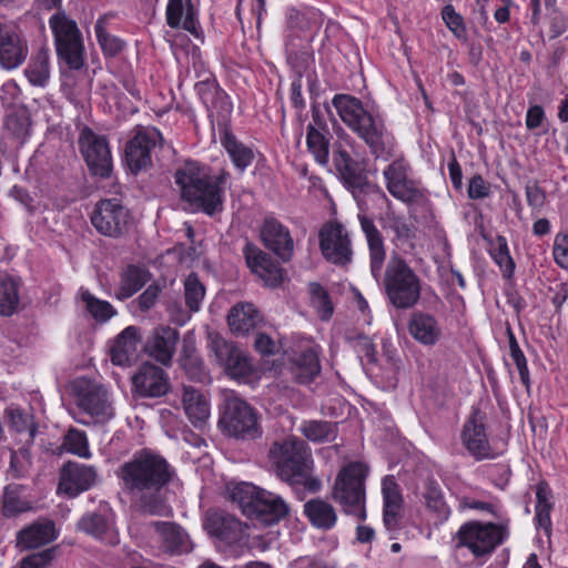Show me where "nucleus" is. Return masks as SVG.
<instances>
[{"label":"nucleus","instance_id":"nucleus-62","mask_svg":"<svg viewBox=\"0 0 568 568\" xmlns=\"http://www.w3.org/2000/svg\"><path fill=\"white\" fill-rule=\"evenodd\" d=\"M526 199L529 206L539 210L545 203L546 195L538 184L529 183L526 186Z\"/></svg>","mask_w":568,"mask_h":568},{"label":"nucleus","instance_id":"nucleus-9","mask_svg":"<svg viewBox=\"0 0 568 568\" xmlns=\"http://www.w3.org/2000/svg\"><path fill=\"white\" fill-rule=\"evenodd\" d=\"M219 425L227 435L241 439H254L261 435L256 412L234 393L224 397Z\"/></svg>","mask_w":568,"mask_h":568},{"label":"nucleus","instance_id":"nucleus-40","mask_svg":"<svg viewBox=\"0 0 568 568\" xmlns=\"http://www.w3.org/2000/svg\"><path fill=\"white\" fill-rule=\"evenodd\" d=\"M221 143L227 152L234 166L242 173L248 168L254 160L253 150L244 143L236 140V138L229 131H224L221 138Z\"/></svg>","mask_w":568,"mask_h":568},{"label":"nucleus","instance_id":"nucleus-51","mask_svg":"<svg viewBox=\"0 0 568 568\" xmlns=\"http://www.w3.org/2000/svg\"><path fill=\"white\" fill-rule=\"evenodd\" d=\"M424 499L427 508L440 518H447L449 509L446 506L439 485L435 480H427Z\"/></svg>","mask_w":568,"mask_h":568},{"label":"nucleus","instance_id":"nucleus-47","mask_svg":"<svg viewBox=\"0 0 568 568\" xmlns=\"http://www.w3.org/2000/svg\"><path fill=\"white\" fill-rule=\"evenodd\" d=\"M490 255L500 267L504 277L510 278L514 274L515 262L510 256L508 244L504 236H497L491 243Z\"/></svg>","mask_w":568,"mask_h":568},{"label":"nucleus","instance_id":"nucleus-57","mask_svg":"<svg viewBox=\"0 0 568 568\" xmlns=\"http://www.w3.org/2000/svg\"><path fill=\"white\" fill-rule=\"evenodd\" d=\"M382 493L384 506L403 507V497L399 487L393 478L386 477L383 479Z\"/></svg>","mask_w":568,"mask_h":568},{"label":"nucleus","instance_id":"nucleus-29","mask_svg":"<svg viewBox=\"0 0 568 568\" xmlns=\"http://www.w3.org/2000/svg\"><path fill=\"white\" fill-rule=\"evenodd\" d=\"M204 526L210 535L229 544L239 541L244 535L243 524L235 516L221 510H209Z\"/></svg>","mask_w":568,"mask_h":568},{"label":"nucleus","instance_id":"nucleus-27","mask_svg":"<svg viewBox=\"0 0 568 568\" xmlns=\"http://www.w3.org/2000/svg\"><path fill=\"white\" fill-rule=\"evenodd\" d=\"M261 239L264 245L273 251L283 262L291 260L294 243L286 226L274 217H266L261 227Z\"/></svg>","mask_w":568,"mask_h":568},{"label":"nucleus","instance_id":"nucleus-28","mask_svg":"<svg viewBox=\"0 0 568 568\" xmlns=\"http://www.w3.org/2000/svg\"><path fill=\"white\" fill-rule=\"evenodd\" d=\"M358 221L368 246L371 274L379 281L386 258L384 237L374 221L366 214L359 213Z\"/></svg>","mask_w":568,"mask_h":568},{"label":"nucleus","instance_id":"nucleus-39","mask_svg":"<svg viewBox=\"0 0 568 568\" xmlns=\"http://www.w3.org/2000/svg\"><path fill=\"white\" fill-rule=\"evenodd\" d=\"M389 229L394 236L392 243L404 253H408L415 248L413 240L415 237V231L412 224L407 223L405 217L395 214L387 215V223L384 226Z\"/></svg>","mask_w":568,"mask_h":568},{"label":"nucleus","instance_id":"nucleus-10","mask_svg":"<svg viewBox=\"0 0 568 568\" xmlns=\"http://www.w3.org/2000/svg\"><path fill=\"white\" fill-rule=\"evenodd\" d=\"M207 348L210 355L232 379L246 383L254 374V367L248 355L219 333H207Z\"/></svg>","mask_w":568,"mask_h":568},{"label":"nucleus","instance_id":"nucleus-45","mask_svg":"<svg viewBox=\"0 0 568 568\" xmlns=\"http://www.w3.org/2000/svg\"><path fill=\"white\" fill-rule=\"evenodd\" d=\"M19 304L18 284L11 277H0V315L10 316Z\"/></svg>","mask_w":568,"mask_h":568},{"label":"nucleus","instance_id":"nucleus-64","mask_svg":"<svg viewBox=\"0 0 568 568\" xmlns=\"http://www.w3.org/2000/svg\"><path fill=\"white\" fill-rule=\"evenodd\" d=\"M160 294L158 285H149L148 288L138 297L136 302L141 311L146 312L154 306Z\"/></svg>","mask_w":568,"mask_h":568},{"label":"nucleus","instance_id":"nucleus-42","mask_svg":"<svg viewBox=\"0 0 568 568\" xmlns=\"http://www.w3.org/2000/svg\"><path fill=\"white\" fill-rule=\"evenodd\" d=\"M79 295L85 311L97 321L106 322L116 314L114 307L108 302L95 297L89 290L80 288Z\"/></svg>","mask_w":568,"mask_h":568},{"label":"nucleus","instance_id":"nucleus-14","mask_svg":"<svg viewBox=\"0 0 568 568\" xmlns=\"http://www.w3.org/2000/svg\"><path fill=\"white\" fill-rule=\"evenodd\" d=\"M91 223L100 234L120 237L128 232L131 216L119 199H104L95 204Z\"/></svg>","mask_w":568,"mask_h":568},{"label":"nucleus","instance_id":"nucleus-19","mask_svg":"<svg viewBox=\"0 0 568 568\" xmlns=\"http://www.w3.org/2000/svg\"><path fill=\"white\" fill-rule=\"evenodd\" d=\"M462 442L476 460L495 458L486 433V414L477 407H473L463 426Z\"/></svg>","mask_w":568,"mask_h":568},{"label":"nucleus","instance_id":"nucleus-26","mask_svg":"<svg viewBox=\"0 0 568 568\" xmlns=\"http://www.w3.org/2000/svg\"><path fill=\"white\" fill-rule=\"evenodd\" d=\"M243 254L250 270L267 286H277L283 281V270L256 245L246 243Z\"/></svg>","mask_w":568,"mask_h":568},{"label":"nucleus","instance_id":"nucleus-36","mask_svg":"<svg viewBox=\"0 0 568 568\" xmlns=\"http://www.w3.org/2000/svg\"><path fill=\"white\" fill-rule=\"evenodd\" d=\"M161 538V548L171 555L186 554L192 549L186 532L178 525L171 523H154Z\"/></svg>","mask_w":568,"mask_h":568},{"label":"nucleus","instance_id":"nucleus-32","mask_svg":"<svg viewBox=\"0 0 568 568\" xmlns=\"http://www.w3.org/2000/svg\"><path fill=\"white\" fill-rule=\"evenodd\" d=\"M141 341L136 326L125 327L113 341L110 358L114 365L126 366L136 357L138 345Z\"/></svg>","mask_w":568,"mask_h":568},{"label":"nucleus","instance_id":"nucleus-34","mask_svg":"<svg viewBox=\"0 0 568 568\" xmlns=\"http://www.w3.org/2000/svg\"><path fill=\"white\" fill-rule=\"evenodd\" d=\"M320 351L317 345H307L295 354L293 373L298 383L308 384L321 373Z\"/></svg>","mask_w":568,"mask_h":568},{"label":"nucleus","instance_id":"nucleus-50","mask_svg":"<svg viewBox=\"0 0 568 568\" xmlns=\"http://www.w3.org/2000/svg\"><path fill=\"white\" fill-rule=\"evenodd\" d=\"M205 296V287L195 273H191L184 281V298L190 312H197Z\"/></svg>","mask_w":568,"mask_h":568},{"label":"nucleus","instance_id":"nucleus-24","mask_svg":"<svg viewBox=\"0 0 568 568\" xmlns=\"http://www.w3.org/2000/svg\"><path fill=\"white\" fill-rule=\"evenodd\" d=\"M97 479L98 474L93 466L69 462L61 470L59 489L70 497H75L95 485Z\"/></svg>","mask_w":568,"mask_h":568},{"label":"nucleus","instance_id":"nucleus-53","mask_svg":"<svg viewBox=\"0 0 568 568\" xmlns=\"http://www.w3.org/2000/svg\"><path fill=\"white\" fill-rule=\"evenodd\" d=\"M63 446L69 453L78 455L79 457H91L88 437L83 430L70 428L64 436Z\"/></svg>","mask_w":568,"mask_h":568},{"label":"nucleus","instance_id":"nucleus-1","mask_svg":"<svg viewBox=\"0 0 568 568\" xmlns=\"http://www.w3.org/2000/svg\"><path fill=\"white\" fill-rule=\"evenodd\" d=\"M116 475L123 490L139 500L144 513L168 515L161 493L175 477V469L162 455L142 448L119 467Z\"/></svg>","mask_w":568,"mask_h":568},{"label":"nucleus","instance_id":"nucleus-56","mask_svg":"<svg viewBox=\"0 0 568 568\" xmlns=\"http://www.w3.org/2000/svg\"><path fill=\"white\" fill-rule=\"evenodd\" d=\"M179 366L184 371V373L192 381L202 382L207 376L204 363L202 358L199 356L187 357V358H179Z\"/></svg>","mask_w":568,"mask_h":568},{"label":"nucleus","instance_id":"nucleus-61","mask_svg":"<svg viewBox=\"0 0 568 568\" xmlns=\"http://www.w3.org/2000/svg\"><path fill=\"white\" fill-rule=\"evenodd\" d=\"M254 348L264 356L274 355L277 346L275 341L265 333H257L254 339Z\"/></svg>","mask_w":568,"mask_h":568},{"label":"nucleus","instance_id":"nucleus-20","mask_svg":"<svg viewBox=\"0 0 568 568\" xmlns=\"http://www.w3.org/2000/svg\"><path fill=\"white\" fill-rule=\"evenodd\" d=\"M28 55V41L21 30L13 23L0 22V67L7 71L16 70Z\"/></svg>","mask_w":568,"mask_h":568},{"label":"nucleus","instance_id":"nucleus-37","mask_svg":"<svg viewBox=\"0 0 568 568\" xmlns=\"http://www.w3.org/2000/svg\"><path fill=\"white\" fill-rule=\"evenodd\" d=\"M182 404L189 420L201 428L210 417V407L205 397L191 386L183 387Z\"/></svg>","mask_w":568,"mask_h":568},{"label":"nucleus","instance_id":"nucleus-15","mask_svg":"<svg viewBox=\"0 0 568 568\" xmlns=\"http://www.w3.org/2000/svg\"><path fill=\"white\" fill-rule=\"evenodd\" d=\"M79 148L92 175L102 179L111 175L113 163L105 136L84 128L79 136Z\"/></svg>","mask_w":568,"mask_h":568},{"label":"nucleus","instance_id":"nucleus-22","mask_svg":"<svg viewBox=\"0 0 568 568\" xmlns=\"http://www.w3.org/2000/svg\"><path fill=\"white\" fill-rule=\"evenodd\" d=\"M195 91L209 112L211 119L216 118L217 124L225 126L233 105L224 90L214 79L207 78L195 84Z\"/></svg>","mask_w":568,"mask_h":568},{"label":"nucleus","instance_id":"nucleus-63","mask_svg":"<svg viewBox=\"0 0 568 568\" xmlns=\"http://www.w3.org/2000/svg\"><path fill=\"white\" fill-rule=\"evenodd\" d=\"M510 356L518 369L520 381L523 385L528 389L530 387L529 369L527 366V359L521 349L510 353Z\"/></svg>","mask_w":568,"mask_h":568},{"label":"nucleus","instance_id":"nucleus-33","mask_svg":"<svg viewBox=\"0 0 568 568\" xmlns=\"http://www.w3.org/2000/svg\"><path fill=\"white\" fill-rule=\"evenodd\" d=\"M412 337L425 346L435 345L442 336V328L436 317L425 312H414L408 321Z\"/></svg>","mask_w":568,"mask_h":568},{"label":"nucleus","instance_id":"nucleus-55","mask_svg":"<svg viewBox=\"0 0 568 568\" xmlns=\"http://www.w3.org/2000/svg\"><path fill=\"white\" fill-rule=\"evenodd\" d=\"M442 18L456 38L466 40L467 31L463 17L455 11L452 4H447L443 8Z\"/></svg>","mask_w":568,"mask_h":568},{"label":"nucleus","instance_id":"nucleus-46","mask_svg":"<svg viewBox=\"0 0 568 568\" xmlns=\"http://www.w3.org/2000/svg\"><path fill=\"white\" fill-rule=\"evenodd\" d=\"M306 144L320 164L326 165L328 163L329 142L324 132L320 131L315 125L307 126Z\"/></svg>","mask_w":568,"mask_h":568},{"label":"nucleus","instance_id":"nucleus-2","mask_svg":"<svg viewBox=\"0 0 568 568\" xmlns=\"http://www.w3.org/2000/svg\"><path fill=\"white\" fill-rule=\"evenodd\" d=\"M332 104L342 121L364 140L373 155L384 160L393 156L395 140L381 116L368 112L359 99L349 94H336Z\"/></svg>","mask_w":568,"mask_h":568},{"label":"nucleus","instance_id":"nucleus-52","mask_svg":"<svg viewBox=\"0 0 568 568\" xmlns=\"http://www.w3.org/2000/svg\"><path fill=\"white\" fill-rule=\"evenodd\" d=\"M106 18L101 17L94 26L95 36L103 52L110 57L116 55L123 49V42L106 32Z\"/></svg>","mask_w":568,"mask_h":568},{"label":"nucleus","instance_id":"nucleus-11","mask_svg":"<svg viewBox=\"0 0 568 568\" xmlns=\"http://www.w3.org/2000/svg\"><path fill=\"white\" fill-rule=\"evenodd\" d=\"M78 407L83 415L78 422L87 426H103L115 415L106 388L87 381L78 386Z\"/></svg>","mask_w":568,"mask_h":568},{"label":"nucleus","instance_id":"nucleus-30","mask_svg":"<svg viewBox=\"0 0 568 568\" xmlns=\"http://www.w3.org/2000/svg\"><path fill=\"white\" fill-rule=\"evenodd\" d=\"M165 20L170 28L199 37L197 10L192 0H168Z\"/></svg>","mask_w":568,"mask_h":568},{"label":"nucleus","instance_id":"nucleus-17","mask_svg":"<svg viewBox=\"0 0 568 568\" xmlns=\"http://www.w3.org/2000/svg\"><path fill=\"white\" fill-rule=\"evenodd\" d=\"M162 135L154 126H142L125 146V161L130 171L134 174L146 169L151 164L152 151L161 145Z\"/></svg>","mask_w":568,"mask_h":568},{"label":"nucleus","instance_id":"nucleus-21","mask_svg":"<svg viewBox=\"0 0 568 568\" xmlns=\"http://www.w3.org/2000/svg\"><path fill=\"white\" fill-rule=\"evenodd\" d=\"M180 341V333L169 325L154 327L144 343L145 354L165 367H170Z\"/></svg>","mask_w":568,"mask_h":568},{"label":"nucleus","instance_id":"nucleus-59","mask_svg":"<svg viewBox=\"0 0 568 568\" xmlns=\"http://www.w3.org/2000/svg\"><path fill=\"white\" fill-rule=\"evenodd\" d=\"M467 193L471 200L485 199L490 194V184L481 175H474L468 182Z\"/></svg>","mask_w":568,"mask_h":568},{"label":"nucleus","instance_id":"nucleus-13","mask_svg":"<svg viewBox=\"0 0 568 568\" xmlns=\"http://www.w3.org/2000/svg\"><path fill=\"white\" fill-rule=\"evenodd\" d=\"M410 166L404 159L394 160L383 171L387 191L395 199L408 204H423L427 200L426 190L409 176Z\"/></svg>","mask_w":568,"mask_h":568},{"label":"nucleus","instance_id":"nucleus-54","mask_svg":"<svg viewBox=\"0 0 568 568\" xmlns=\"http://www.w3.org/2000/svg\"><path fill=\"white\" fill-rule=\"evenodd\" d=\"M311 303L316 308L323 321L331 318L333 314L332 302L327 292L317 283L310 284Z\"/></svg>","mask_w":568,"mask_h":568},{"label":"nucleus","instance_id":"nucleus-31","mask_svg":"<svg viewBox=\"0 0 568 568\" xmlns=\"http://www.w3.org/2000/svg\"><path fill=\"white\" fill-rule=\"evenodd\" d=\"M58 530L53 520L39 518L17 534V545L22 549H34L55 540Z\"/></svg>","mask_w":568,"mask_h":568},{"label":"nucleus","instance_id":"nucleus-16","mask_svg":"<svg viewBox=\"0 0 568 568\" xmlns=\"http://www.w3.org/2000/svg\"><path fill=\"white\" fill-rule=\"evenodd\" d=\"M333 161L336 171L354 196L365 193L376 195L383 201H388L387 195L378 185L367 181L361 164L346 150L337 149L334 152Z\"/></svg>","mask_w":568,"mask_h":568},{"label":"nucleus","instance_id":"nucleus-25","mask_svg":"<svg viewBox=\"0 0 568 568\" xmlns=\"http://www.w3.org/2000/svg\"><path fill=\"white\" fill-rule=\"evenodd\" d=\"M243 254L250 270L267 286H277L283 281V270L256 245L246 243Z\"/></svg>","mask_w":568,"mask_h":568},{"label":"nucleus","instance_id":"nucleus-18","mask_svg":"<svg viewBox=\"0 0 568 568\" xmlns=\"http://www.w3.org/2000/svg\"><path fill=\"white\" fill-rule=\"evenodd\" d=\"M320 247L323 256L333 264L352 262L353 248L348 232L337 222L325 224L320 231Z\"/></svg>","mask_w":568,"mask_h":568},{"label":"nucleus","instance_id":"nucleus-12","mask_svg":"<svg viewBox=\"0 0 568 568\" xmlns=\"http://www.w3.org/2000/svg\"><path fill=\"white\" fill-rule=\"evenodd\" d=\"M505 527L496 524L469 521L456 532V547L468 548L476 557L491 552L506 538Z\"/></svg>","mask_w":568,"mask_h":568},{"label":"nucleus","instance_id":"nucleus-41","mask_svg":"<svg viewBox=\"0 0 568 568\" xmlns=\"http://www.w3.org/2000/svg\"><path fill=\"white\" fill-rule=\"evenodd\" d=\"M24 74L32 85L44 87L50 77L49 50L41 48L24 69Z\"/></svg>","mask_w":568,"mask_h":568},{"label":"nucleus","instance_id":"nucleus-58","mask_svg":"<svg viewBox=\"0 0 568 568\" xmlns=\"http://www.w3.org/2000/svg\"><path fill=\"white\" fill-rule=\"evenodd\" d=\"M54 558V549H45L27 556L19 568H47Z\"/></svg>","mask_w":568,"mask_h":568},{"label":"nucleus","instance_id":"nucleus-23","mask_svg":"<svg viewBox=\"0 0 568 568\" xmlns=\"http://www.w3.org/2000/svg\"><path fill=\"white\" fill-rule=\"evenodd\" d=\"M133 388L141 397H161L170 388L166 373L159 366L144 363L132 377Z\"/></svg>","mask_w":568,"mask_h":568},{"label":"nucleus","instance_id":"nucleus-4","mask_svg":"<svg viewBox=\"0 0 568 568\" xmlns=\"http://www.w3.org/2000/svg\"><path fill=\"white\" fill-rule=\"evenodd\" d=\"M232 503L251 520L272 526L284 519L290 511L287 503L280 496L251 483H239L229 488Z\"/></svg>","mask_w":568,"mask_h":568},{"label":"nucleus","instance_id":"nucleus-8","mask_svg":"<svg viewBox=\"0 0 568 568\" xmlns=\"http://www.w3.org/2000/svg\"><path fill=\"white\" fill-rule=\"evenodd\" d=\"M53 33L55 51L69 69L80 70L84 65V45L81 31L74 20L64 11H58L49 19Z\"/></svg>","mask_w":568,"mask_h":568},{"label":"nucleus","instance_id":"nucleus-7","mask_svg":"<svg viewBox=\"0 0 568 568\" xmlns=\"http://www.w3.org/2000/svg\"><path fill=\"white\" fill-rule=\"evenodd\" d=\"M367 474L368 468L363 463H348L337 473L332 488V498L342 507L343 511L361 520L366 518L365 480Z\"/></svg>","mask_w":568,"mask_h":568},{"label":"nucleus","instance_id":"nucleus-43","mask_svg":"<svg viewBox=\"0 0 568 568\" xmlns=\"http://www.w3.org/2000/svg\"><path fill=\"white\" fill-rule=\"evenodd\" d=\"M78 528L97 539H103L110 532L112 524L106 515L88 513L78 521Z\"/></svg>","mask_w":568,"mask_h":568},{"label":"nucleus","instance_id":"nucleus-35","mask_svg":"<svg viewBox=\"0 0 568 568\" xmlns=\"http://www.w3.org/2000/svg\"><path fill=\"white\" fill-rule=\"evenodd\" d=\"M263 322L258 310L252 303H237L229 312L227 324L237 335H245Z\"/></svg>","mask_w":568,"mask_h":568},{"label":"nucleus","instance_id":"nucleus-6","mask_svg":"<svg viewBox=\"0 0 568 568\" xmlns=\"http://www.w3.org/2000/svg\"><path fill=\"white\" fill-rule=\"evenodd\" d=\"M383 286L389 304L397 310H409L420 300L423 281L398 253L393 252L385 267Z\"/></svg>","mask_w":568,"mask_h":568},{"label":"nucleus","instance_id":"nucleus-38","mask_svg":"<svg viewBox=\"0 0 568 568\" xmlns=\"http://www.w3.org/2000/svg\"><path fill=\"white\" fill-rule=\"evenodd\" d=\"M304 513L314 527L324 530L333 528L337 520L335 508L321 498H313L305 503Z\"/></svg>","mask_w":568,"mask_h":568},{"label":"nucleus","instance_id":"nucleus-49","mask_svg":"<svg viewBox=\"0 0 568 568\" xmlns=\"http://www.w3.org/2000/svg\"><path fill=\"white\" fill-rule=\"evenodd\" d=\"M30 509L29 503L20 498L19 486L10 485L2 495V513L6 517H13Z\"/></svg>","mask_w":568,"mask_h":568},{"label":"nucleus","instance_id":"nucleus-60","mask_svg":"<svg viewBox=\"0 0 568 568\" xmlns=\"http://www.w3.org/2000/svg\"><path fill=\"white\" fill-rule=\"evenodd\" d=\"M403 517V507L384 506L383 508V523L387 530H397L400 526Z\"/></svg>","mask_w":568,"mask_h":568},{"label":"nucleus","instance_id":"nucleus-5","mask_svg":"<svg viewBox=\"0 0 568 568\" xmlns=\"http://www.w3.org/2000/svg\"><path fill=\"white\" fill-rule=\"evenodd\" d=\"M270 458L283 480L301 484L311 493L321 489V480L310 475L313 460L303 440L287 438L282 443H274L270 449Z\"/></svg>","mask_w":568,"mask_h":568},{"label":"nucleus","instance_id":"nucleus-3","mask_svg":"<svg viewBox=\"0 0 568 568\" xmlns=\"http://www.w3.org/2000/svg\"><path fill=\"white\" fill-rule=\"evenodd\" d=\"M174 178L182 199L194 210H201L209 215L222 210L223 193L230 179L227 172L210 175L197 163L186 162L176 170Z\"/></svg>","mask_w":568,"mask_h":568},{"label":"nucleus","instance_id":"nucleus-44","mask_svg":"<svg viewBox=\"0 0 568 568\" xmlns=\"http://www.w3.org/2000/svg\"><path fill=\"white\" fill-rule=\"evenodd\" d=\"M144 284V272L134 265H130L121 275L120 288L116 293V297L120 300H126L134 295Z\"/></svg>","mask_w":568,"mask_h":568},{"label":"nucleus","instance_id":"nucleus-48","mask_svg":"<svg viewBox=\"0 0 568 568\" xmlns=\"http://www.w3.org/2000/svg\"><path fill=\"white\" fill-rule=\"evenodd\" d=\"M302 434L312 442H327L335 437V424L326 420H307L301 426Z\"/></svg>","mask_w":568,"mask_h":568}]
</instances>
